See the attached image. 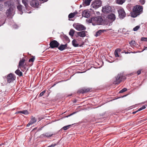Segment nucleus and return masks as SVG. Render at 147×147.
<instances>
[{"mask_svg": "<svg viewBox=\"0 0 147 147\" xmlns=\"http://www.w3.org/2000/svg\"><path fill=\"white\" fill-rule=\"evenodd\" d=\"M143 10L142 6L139 5H136L134 7L133 9V12L132 13L131 16L134 18L139 15Z\"/></svg>", "mask_w": 147, "mask_h": 147, "instance_id": "obj_2", "label": "nucleus"}, {"mask_svg": "<svg viewBox=\"0 0 147 147\" xmlns=\"http://www.w3.org/2000/svg\"><path fill=\"white\" fill-rule=\"evenodd\" d=\"M36 121V119L34 117H32L31 120L29 121L32 124L35 123Z\"/></svg>", "mask_w": 147, "mask_h": 147, "instance_id": "obj_27", "label": "nucleus"}, {"mask_svg": "<svg viewBox=\"0 0 147 147\" xmlns=\"http://www.w3.org/2000/svg\"><path fill=\"white\" fill-rule=\"evenodd\" d=\"M74 30L73 29H71L70 31L69 34L71 36H73L74 33Z\"/></svg>", "mask_w": 147, "mask_h": 147, "instance_id": "obj_29", "label": "nucleus"}, {"mask_svg": "<svg viewBox=\"0 0 147 147\" xmlns=\"http://www.w3.org/2000/svg\"><path fill=\"white\" fill-rule=\"evenodd\" d=\"M111 7L109 5H107L102 7V11L105 13H109L111 11Z\"/></svg>", "mask_w": 147, "mask_h": 147, "instance_id": "obj_11", "label": "nucleus"}, {"mask_svg": "<svg viewBox=\"0 0 147 147\" xmlns=\"http://www.w3.org/2000/svg\"><path fill=\"white\" fill-rule=\"evenodd\" d=\"M59 45V42L56 40L51 41L49 44L50 47L52 48L58 47Z\"/></svg>", "mask_w": 147, "mask_h": 147, "instance_id": "obj_8", "label": "nucleus"}, {"mask_svg": "<svg viewBox=\"0 0 147 147\" xmlns=\"http://www.w3.org/2000/svg\"><path fill=\"white\" fill-rule=\"evenodd\" d=\"M45 91H43L42 92H41L39 95V96L40 97L42 96L45 93Z\"/></svg>", "mask_w": 147, "mask_h": 147, "instance_id": "obj_38", "label": "nucleus"}, {"mask_svg": "<svg viewBox=\"0 0 147 147\" xmlns=\"http://www.w3.org/2000/svg\"><path fill=\"white\" fill-rule=\"evenodd\" d=\"M16 77L14 74L10 73L7 76L6 79L7 82L9 83L13 82L15 79Z\"/></svg>", "mask_w": 147, "mask_h": 147, "instance_id": "obj_7", "label": "nucleus"}, {"mask_svg": "<svg viewBox=\"0 0 147 147\" xmlns=\"http://www.w3.org/2000/svg\"><path fill=\"white\" fill-rule=\"evenodd\" d=\"M15 73L19 76H21L23 75L22 72L18 69L15 71Z\"/></svg>", "mask_w": 147, "mask_h": 147, "instance_id": "obj_25", "label": "nucleus"}, {"mask_svg": "<svg viewBox=\"0 0 147 147\" xmlns=\"http://www.w3.org/2000/svg\"><path fill=\"white\" fill-rule=\"evenodd\" d=\"M139 28H133V30L134 31H136Z\"/></svg>", "mask_w": 147, "mask_h": 147, "instance_id": "obj_44", "label": "nucleus"}, {"mask_svg": "<svg viewBox=\"0 0 147 147\" xmlns=\"http://www.w3.org/2000/svg\"><path fill=\"white\" fill-rule=\"evenodd\" d=\"M119 18L121 19L125 17L126 14L125 11L123 8H120L118 10Z\"/></svg>", "mask_w": 147, "mask_h": 147, "instance_id": "obj_9", "label": "nucleus"}, {"mask_svg": "<svg viewBox=\"0 0 147 147\" xmlns=\"http://www.w3.org/2000/svg\"><path fill=\"white\" fill-rule=\"evenodd\" d=\"M17 8L19 11V13L20 14H22L23 13L22 11V6L21 5H19L17 6Z\"/></svg>", "mask_w": 147, "mask_h": 147, "instance_id": "obj_23", "label": "nucleus"}, {"mask_svg": "<svg viewBox=\"0 0 147 147\" xmlns=\"http://www.w3.org/2000/svg\"><path fill=\"white\" fill-rule=\"evenodd\" d=\"M39 4L38 1L36 0H33L30 3L31 5L34 7H38Z\"/></svg>", "mask_w": 147, "mask_h": 147, "instance_id": "obj_14", "label": "nucleus"}, {"mask_svg": "<svg viewBox=\"0 0 147 147\" xmlns=\"http://www.w3.org/2000/svg\"><path fill=\"white\" fill-rule=\"evenodd\" d=\"M140 25H139L136 26L135 28H140Z\"/></svg>", "mask_w": 147, "mask_h": 147, "instance_id": "obj_48", "label": "nucleus"}, {"mask_svg": "<svg viewBox=\"0 0 147 147\" xmlns=\"http://www.w3.org/2000/svg\"><path fill=\"white\" fill-rule=\"evenodd\" d=\"M82 15L83 16L88 18L90 16V11L88 10H85L82 12Z\"/></svg>", "mask_w": 147, "mask_h": 147, "instance_id": "obj_12", "label": "nucleus"}, {"mask_svg": "<svg viewBox=\"0 0 147 147\" xmlns=\"http://www.w3.org/2000/svg\"><path fill=\"white\" fill-rule=\"evenodd\" d=\"M71 125H69L63 127L62 129H63L64 130H66L68 129H69L71 127Z\"/></svg>", "mask_w": 147, "mask_h": 147, "instance_id": "obj_32", "label": "nucleus"}, {"mask_svg": "<svg viewBox=\"0 0 147 147\" xmlns=\"http://www.w3.org/2000/svg\"><path fill=\"white\" fill-rule=\"evenodd\" d=\"M141 40L142 41H147V38L144 37H142L141 38Z\"/></svg>", "mask_w": 147, "mask_h": 147, "instance_id": "obj_36", "label": "nucleus"}, {"mask_svg": "<svg viewBox=\"0 0 147 147\" xmlns=\"http://www.w3.org/2000/svg\"><path fill=\"white\" fill-rule=\"evenodd\" d=\"M65 39L67 40H69V38L67 36H66L65 37Z\"/></svg>", "mask_w": 147, "mask_h": 147, "instance_id": "obj_47", "label": "nucleus"}, {"mask_svg": "<svg viewBox=\"0 0 147 147\" xmlns=\"http://www.w3.org/2000/svg\"><path fill=\"white\" fill-rule=\"evenodd\" d=\"M92 0H85L83 2V5L84 6H88L90 5L91 1Z\"/></svg>", "mask_w": 147, "mask_h": 147, "instance_id": "obj_21", "label": "nucleus"}, {"mask_svg": "<svg viewBox=\"0 0 147 147\" xmlns=\"http://www.w3.org/2000/svg\"><path fill=\"white\" fill-rule=\"evenodd\" d=\"M115 17L114 14L111 13L109 14L108 16V20H109V22L107 23V21L105 22V24L109 26L111 25L112 22L115 20Z\"/></svg>", "mask_w": 147, "mask_h": 147, "instance_id": "obj_5", "label": "nucleus"}, {"mask_svg": "<svg viewBox=\"0 0 147 147\" xmlns=\"http://www.w3.org/2000/svg\"><path fill=\"white\" fill-rule=\"evenodd\" d=\"M83 28V29H82V30H85V29H86V28Z\"/></svg>", "mask_w": 147, "mask_h": 147, "instance_id": "obj_52", "label": "nucleus"}, {"mask_svg": "<svg viewBox=\"0 0 147 147\" xmlns=\"http://www.w3.org/2000/svg\"><path fill=\"white\" fill-rule=\"evenodd\" d=\"M55 84H54L53 85V86H55Z\"/></svg>", "mask_w": 147, "mask_h": 147, "instance_id": "obj_55", "label": "nucleus"}, {"mask_svg": "<svg viewBox=\"0 0 147 147\" xmlns=\"http://www.w3.org/2000/svg\"><path fill=\"white\" fill-rule=\"evenodd\" d=\"M146 108V107L145 106H143L142 107L139 108L138 111H141L143 109H145Z\"/></svg>", "mask_w": 147, "mask_h": 147, "instance_id": "obj_37", "label": "nucleus"}, {"mask_svg": "<svg viewBox=\"0 0 147 147\" xmlns=\"http://www.w3.org/2000/svg\"><path fill=\"white\" fill-rule=\"evenodd\" d=\"M127 88H123L121 90L119 91V93H122L123 92H125L127 91Z\"/></svg>", "mask_w": 147, "mask_h": 147, "instance_id": "obj_34", "label": "nucleus"}, {"mask_svg": "<svg viewBox=\"0 0 147 147\" xmlns=\"http://www.w3.org/2000/svg\"><path fill=\"white\" fill-rule=\"evenodd\" d=\"M35 58L33 56L29 60V62H33L34 61Z\"/></svg>", "mask_w": 147, "mask_h": 147, "instance_id": "obj_35", "label": "nucleus"}, {"mask_svg": "<svg viewBox=\"0 0 147 147\" xmlns=\"http://www.w3.org/2000/svg\"><path fill=\"white\" fill-rule=\"evenodd\" d=\"M125 54L128 53H129L128 52H125Z\"/></svg>", "mask_w": 147, "mask_h": 147, "instance_id": "obj_53", "label": "nucleus"}, {"mask_svg": "<svg viewBox=\"0 0 147 147\" xmlns=\"http://www.w3.org/2000/svg\"><path fill=\"white\" fill-rule=\"evenodd\" d=\"M3 7V5L2 4H0V11L2 10Z\"/></svg>", "mask_w": 147, "mask_h": 147, "instance_id": "obj_40", "label": "nucleus"}, {"mask_svg": "<svg viewBox=\"0 0 147 147\" xmlns=\"http://www.w3.org/2000/svg\"><path fill=\"white\" fill-rule=\"evenodd\" d=\"M52 135L53 134H51L48 133H47L45 134H41L40 135V137L41 138H43L45 136L47 137H51Z\"/></svg>", "mask_w": 147, "mask_h": 147, "instance_id": "obj_19", "label": "nucleus"}, {"mask_svg": "<svg viewBox=\"0 0 147 147\" xmlns=\"http://www.w3.org/2000/svg\"><path fill=\"white\" fill-rule=\"evenodd\" d=\"M87 32V31L84 30L78 32L77 34L79 36H80L82 37H84L86 36V34Z\"/></svg>", "mask_w": 147, "mask_h": 147, "instance_id": "obj_15", "label": "nucleus"}, {"mask_svg": "<svg viewBox=\"0 0 147 147\" xmlns=\"http://www.w3.org/2000/svg\"><path fill=\"white\" fill-rule=\"evenodd\" d=\"M31 125H32V124L29 122L27 125V127H29Z\"/></svg>", "mask_w": 147, "mask_h": 147, "instance_id": "obj_43", "label": "nucleus"}, {"mask_svg": "<svg viewBox=\"0 0 147 147\" xmlns=\"http://www.w3.org/2000/svg\"><path fill=\"white\" fill-rule=\"evenodd\" d=\"M21 113L24 115H28L29 114L27 110H24L22 111H19L16 112V113Z\"/></svg>", "mask_w": 147, "mask_h": 147, "instance_id": "obj_24", "label": "nucleus"}, {"mask_svg": "<svg viewBox=\"0 0 147 147\" xmlns=\"http://www.w3.org/2000/svg\"><path fill=\"white\" fill-rule=\"evenodd\" d=\"M140 3H141L143 5L144 4L145 2V0H140Z\"/></svg>", "mask_w": 147, "mask_h": 147, "instance_id": "obj_39", "label": "nucleus"}, {"mask_svg": "<svg viewBox=\"0 0 147 147\" xmlns=\"http://www.w3.org/2000/svg\"><path fill=\"white\" fill-rule=\"evenodd\" d=\"M125 2L124 0H117V3L120 4H122Z\"/></svg>", "mask_w": 147, "mask_h": 147, "instance_id": "obj_30", "label": "nucleus"}, {"mask_svg": "<svg viewBox=\"0 0 147 147\" xmlns=\"http://www.w3.org/2000/svg\"><path fill=\"white\" fill-rule=\"evenodd\" d=\"M1 26V25H0V26Z\"/></svg>", "mask_w": 147, "mask_h": 147, "instance_id": "obj_56", "label": "nucleus"}, {"mask_svg": "<svg viewBox=\"0 0 147 147\" xmlns=\"http://www.w3.org/2000/svg\"><path fill=\"white\" fill-rule=\"evenodd\" d=\"M121 51V50L119 49H117L115 51L114 54L116 57H119V53Z\"/></svg>", "mask_w": 147, "mask_h": 147, "instance_id": "obj_22", "label": "nucleus"}, {"mask_svg": "<svg viewBox=\"0 0 147 147\" xmlns=\"http://www.w3.org/2000/svg\"><path fill=\"white\" fill-rule=\"evenodd\" d=\"M125 77L122 74H118L113 80V83L115 84H119L121 82L125 80Z\"/></svg>", "mask_w": 147, "mask_h": 147, "instance_id": "obj_3", "label": "nucleus"}, {"mask_svg": "<svg viewBox=\"0 0 147 147\" xmlns=\"http://www.w3.org/2000/svg\"><path fill=\"white\" fill-rule=\"evenodd\" d=\"M4 0H0V2H1V1H4Z\"/></svg>", "mask_w": 147, "mask_h": 147, "instance_id": "obj_54", "label": "nucleus"}, {"mask_svg": "<svg viewBox=\"0 0 147 147\" xmlns=\"http://www.w3.org/2000/svg\"><path fill=\"white\" fill-rule=\"evenodd\" d=\"M67 44H66L65 45L61 44L59 47H58V49L61 51H62L66 49H67Z\"/></svg>", "mask_w": 147, "mask_h": 147, "instance_id": "obj_13", "label": "nucleus"}, {"mask_svg": "<svg viewBox=\"0 0 147 147\" xmlns=\"http://www.w3.org/2000/svg\"><path fill=\"white\" fill-rule=\"evenodd\" d=\"M138 110H137V111H134V112H132V114H136V113L137 112H138Z\"/></svg>", "mask_w": 147, "mask_h": 147, "instance_id": "obj_46", "label": "nucleus"}, {"mask_svg": "<svg viewBox=\"0 0 147 147\" xmlns=\"http://www.w3.org/2000/svg\"><path fill=\"white\" fill-rule=\"evenodd\" d=\"M75 15V13H71L69 15L68 17L69 18H72L74 17Z\"/></svg>", "mask_w": 147, "mask_h": 147, "instance_id": "obj_31", "label": "nucleus"}, {"mask_svg": "<svg viewBox=\"0 0 147 147\" xmlns=\"http://www.w3.org/2000/svg\"><path fill=\"white\" fill-rule=\"evenodd\" d=\"M40 1H42L44 2H45L47 1L48 0H39Z\"/></svg>", "mask_w": 147, "mask_h": 147, "instance_id": "obj_45", "label": "nucleus"}, {"mask_svg": "<svg viewBox=\"0 0 147 147\" xmlns=\"http://www.w3.org/2000/svg\"><path fill=\"white\" fill-rule=\"evenodd\" d=\"M72 43L73 45L75 47H78L79 46L80 47L84 45V43H82L81 45H79V44L78 43L77 41L75 39H74L72 42Z\"/></svg>", "mask_w": 147, "mask_h": 147, "instance_id": "obj_16", "label": "nucleus"}, {"mask_svg": "<svg viewBox=\"0 0 147 147\" xmlns=\"http://www.w3.org/2000/svg\"><path fill=\"white\" fill-rule=\"evenodd\" d=\"M87 22L91 23L93 25H102L103 24V20L100 16H98L93 18L90 19H87Z\"/></svg>", "mask_w": 147, "mask_h": 147, "instance_id": "obj_1", "label": "nucleus"}, {"mask_svg": "<svg viewBox=\"0 0 147 147\" xmlns=\"http://www.w3.org/2000/svg\"><path fill=\"white\" fill-rule=\"evenodd\" d=\"M14 10L11 7H10L7 10L6 13L7 16L9 18L11 17L14 14Z\"/></svg>", "mask_w": 147, "mask_h": 147, "instance_id": "obj_10", "label": "nucleus"}, {"mask_svg": "<svg viewBox=\"0 0 147 147\" xmlns=\"http://www.w3.org/2000/svg\"><path fill=\"white\" fill-rule=\"evenodd\" d=\"M141 70H139L137 71V74H138V75H139L141 74Z\"/></svg>", "mask_w": 147, "mask_h": 147, "instance_id": "obj_42", "label": "nucleus"}, {"mask_svg": "<svg viewBox=\"0 0 147 147\" xmlns=\"http://www.w3.org/2000/svg\"><path fill=\"white\" fill-rule=\"evenodd\" d=\"M145 48L144 49V50H147V47H144Z\"/></svg>", "mask_w": 147, "mask_h": 147, "instance_id": "obj_50", "label": "nucleus"}, {"mask_svg": "<svg viewBox=\"0 0 147 147\" xmlns=\"http://www.w3.org/2000/svg\"><path fill=\"white\" fill-rule=\"evenodd\" d=\"M25 61L26 60L24 58H22L20 61L18 66V68H20L23 71H24L26 70L25 64H24Z\"/></svg>", "mask_w": 147, "mask_h": 147, "instance_id": "obj_4", "label": "nucleus"}, {"mask_svg": "<svg viewBox=\"0 0 147 147\" xmlns=\"http://www.w3.org/2000/svg\"><path fill=\"white\" fill-rule=\"evenodd\" d=\"M75 113V112L73 113H72V114H71L70 115H70H73V114H74Z\"/></svg>", "mask_w": 147, "mask_h": 147, "instance_id": "obj_51", "label": "nucleus"}, {"mask_svg": "<svg viewBox=\"0 0 147 147\" xmlns=\"http://www.w3.org/2000/svg\"><path fill=\"white\" fill-rule=\"evenodd\" d=\"M90 88H84L80 90V92L83 94L85 93L89 92H90Z\"/></svg>", "mask_w": 147, "mask_h": 147, "instance_id": "obj_18", "label": "nucleus"}, {"mask_svg": "<svg viewBox=\"0 0 147 147\" xmlns=\"http://www.w3.org/2000/svg\"><path fill=\"white\" fill-rule=\"evenodd\" d=\"M77 30H81V28H76Z\"/></svg>", "mask_w": 147, "mask_h": 147, "instance_id": "obj_49", "label": "nucleus"}, {"mask_svg": "<svg viewBox=\"0 0 147 147\" xmlns=\"http://www.w3.org/2000/svg\"><path fill=\"white\" fill-rule=\"evenodd\" d=\"M73 26L74 28H84L82 25L79 24H74Z\"/></svg>", "mask_w": 147, "mask_h": 147, "instance_id": "obj_26", "label": "nucleus"}, {"mask_svg": "<svg viewBox=\"0 0 147 147\" xmlns=\"http://www.w3.org/2000/svg\"><path fill=\"white\" fill-rule=\"evenodd\" d=\"M102 5V2L100 0H95L94 1L91 5V7L94 9H97L100 7Z\"/></svg>", "mask_w": 147, "mask_h": 147, "instance_id": "obj_6", "label": "nucleus"}, {"mask_svg": "<svg viewBox=\"0 0 147 147\" xmlns=\"http://www.w3.org/2000/svg\"><path fill=\"white\" fill-rule=\"evenodd\" d=\"M106 31V30H100L96 32V34L95 35V36L96 37H97L98 36H100L101 35L102 33H103L105 31Z\"/></svg>", "mask_w": 147, "mask_h": 147, "instance_id": "obj_17", "label": "nucleus"}, {"mask_svg": "<svg viewBox=\"0 0 147 147\" xmlns=\"http://www.w3.org/2000/svg\"><path fill=\"white\" fill-rule=\"evenodd\" d=\"M129 44H130V45L131 46H135L136 45V42L134 40H131V41L129 43Z\"/></svg>", "mask_w": 147, "mask_h": 147, "instance_id": "obj_33", "label": "nucleus"}, {"mask_svg": "<svg viewBox=\"0 0 147 147\" xmlns=\"http://www.w3.org/2000/svg\"><path fill=\"white\" fill-rule=\"evenodd\" d=\"M13 3V1L10 0L5 2L4 3V5L6 7H9L11 6Z\"/></svg>", "mask_w": 147, "mask_h": 147, "instance_id": "obj_20", "label": "nucleus"}, {"mask_svg": "<svg viewBox=\"0 0 147 147\" xmlns=\"http://www.w3.org/2000/svg\"><path fill=\"white\" fill-rule=\"evenodd\" d=\"M22 3L24 4L26 8L27 9L28 4L27 3V0H22Z\"/></svg>", "mask_w": 147, "mask_h": 147, "instance_id": "obj_28", "label": "nucleus"}, {"mask_svg": "<svg viewBox=\"0 0 147 147\" xmlns=\"http://www.w3.org/2000/svg\"><path fill=\"white\" fill-rule=\"evenodd\" d=\"M147 119H144L143 120H140L139 121V122L140 123H142L143 122H144L145 121H146V120Z\"/></svg>", "mask_w": 147, "mask_h": 147, "instance_id": "obj_41", "label": "nucleus"}]
</instances>
